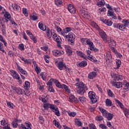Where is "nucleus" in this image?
<instances>
[{
	"instance_id": "nucleus-1",
	"label": "nucleus",
	"mask_w": 129,
	"mask_h": 129,
	"mask_svg": "<svg viewBox=\"0 0 129 129\" xmlns=\"http://www.w3.org/2000/svg\"><path fill=\"white\" fill-rule=\"evenodd\" d=\"M75 86H77V92L78 94L83 95L85 93L86 90H88V88L83 82L77 83L75 84Z\"/></svg>"
},
{
	"instance_id": "nucleus-2",
	"label": "nucleus",
	"mask_w": 129,
	"mask_h": 129,
	"mask_svg": "<svg viewBox=\"0 0 129 129\" xmlns=\"http://www.w3.org/2000/svg\"><path fill=\"white\" fill-rule=\"evenodd\" d=\"M54 29L57 32L58 34L63 36V37L65 36V34H68V33L72 31V29L70 27H66L62 30V28L57 25H55Z\"/></svg>"
},
{
	"instance_id": "nucleus-3",
	"label": "nucleus",
	"mask_w": 129,
	"mask_h": 129,
	"mask_svg": "<svg viewBox=\"0 0 129 129\" xmlns=\"http://www.w3.org/2000/svg\"><path fill=\"white\" fill-rule=\"evenodd\" d=\"M63 37L68 39V42L70 45H74V42H75V34L72 32H70L68 35L65 34Z\"/></svg>"
},
{
	"instance_id": "nucleus-4",
	"label": "nucleus",
	"mask_w": 129,
	"mask_h": 129,
	"mask_svg": "<svg viewBox=\"0 0 129 129\" xmlns=\"http://www.w3.org/2000/svg\"><path fill=\"white\" fill-rule=\"evenodd\" d=\"M88 97L93 103H96V102H97V96H96V94L94 92H89Z\"/></svg>"
},
{
	"instance_id": "nucleus-5",
	"label": "nucleus",
	"mask_w": 129,
	"mask_h": 129,
	"mask_svg": "<svg viewBox=\"0 0 129 129\" xmlns=\"http://www.w3.org/2000/svg\"><path fill=\"white\" fill-rule=\"evenodd\" d=\"M11 88L13 92H14L15 93H17V94H19V95H22V94H24V92H25V91H24V90L19 87L12 86L11 87Z\"/></svg>"
},
{
	"instance_id": "nucleus-6",
	"label": "nucleus",
	"mask_w": 129,
	"mask_h": 129,
	"mask_svg": "<svg viewBox=\"0 0 129 129\" xmlns=\"http://www.w3.org/2000/svg\"><path fill=\"white\" fill-rule=\"evenodd\" d=\"M19 129H32V124L29 121H26L25 124H21L19 125Z\"/></svg>"
},
{
	"instance_id": "nucleus-7",
	"label": "nucleus",
	"mask_w": 129,
	"mask_h": 129,
	"mask_svg": "<svg viewBox=\"0 0 129 129\" xmlns=\"http://www.w3.org/2000/svg\"><path fill=\"white\" fill-rule=\"evenodd\" d=\"M87 45L89 46L90 50H91V51H94V52H98V49L94 48V44H93V42H91V40H90V39H89V40H88Z\"/></svg>"
},
{
	"instance_id": "nucleus-8",
	"label": "nucleus",
	"mask_w": 129,
	"mask_h": 129,
	"mask_svg": "<svg viewBox=\"0 0 129 129\" xmlns=\"http://www.w3.org/2000/svg\"><path fill=\"white\" fill-rule=\"evenodd\" d=\"M99 35L100 36L101 38L103 40L104 42L105 43L107 42V39L109 37H107V35L103 30H100L99 31Z\"/></svg>"
},
{
	"instance_id": "nucleus-9",
	"label": "nucleus",
	"mask_w": 129,
	"mask_h": 129,
	"mask_svg": "<svg viewBox=\"0 0 129 129\" xmlns=\"http://www.w3.org/2000/svg\"><path fill=\"white\" fill-rule=\"evenodd\" d=\"M52 54L53 56H55V57H59V56H61V55L64 54V51L59 49H54L52 51Z\"/></svg>"
},
{
	"instance_id": "nucleus-10",
	"label": "nucleus",
	"mask_w": 129,
	"mask_h": 129,
	"mask_svg": "<svg viewBox=\"0 0 129 129\" xmlns=\"http://www.w3.org/2000/svg\"><path fill=\"white\" fill-rule=\"evenodd\" d=\"M111 84H112V86L118 89L122 87V83L120 82L111 81Z\"/></svg>"
},
{
	"instance_id": "nucleus-11",
	"label": "nucleus",
	"mask_w": 129,
	"mask_h": 129,
	"mask_svg": "<svg viewBox=\"0 0 129 129\" xmlns=\"http://www.w3.org/2000/svg\"><path fill=\"white\" fill-rule=\"evenodd\" d=\"M16 66L17 69L19 70L20 73H21V74H23V75L26 76V77L27 76H28V73L27 72V71L22 68V67H21V66H20L19 64H18V63H16Z\"/></svg>"
},
{
	"instance_id": "nucleus-12",
	"label": "nucleus",
	"mask_w": 129,
	"mask_h": 129,
	"mask_svg": "<svg viewBox=\"0 0 129 129\" xmlns=\"http://www.w3.org/2000/svg\"><path fill=\"white\" fill-rule=\"evenodd\" d=\"M87 53V59L89 60H91L92 62H95L96 61V59L95 58H93V56L90 54H91V51L89 50H86Z\"/></svg>"
},
{
	"instance_id": "nucleus-13",
	"label": "nucleus",
	"mask_w": 129,
	"mask_h": 129,
	"mask_svg": "<svg viewBox=\"0 0 129 129\" xmlns=\"http://www.w3.org/2000/svg\"><path fill=\"white\" fill-rule=\"evenodd\" d=\"M113 28L116 29H118L120 31H124V27H123V24L121 23H114L113 24Z\"/></svg>"
},
{
	"instance_id": "nucleus-14",
	"label": "nucleus",
	"mask_w": 129,
	"mask_h": 129,
	"mask_svg": "<svg viewBox=\"0 0 129 129\" xmlns=\"http://www.w3.org/2000/svg\"><path fill=\"white\" fill-rule=\"evenodd\" d=\"M54 41H55V42H56L57 46L58 47V48H59V49H63V48L61 46V43H62V38H61V37L58 35Z\"/></svg>"
},
{
	"instance_id": "nucleus-15",
	"label": "nucleus",
	"mask_w": 129,
	"mask_h": 129,
	"mask_svg": "<svg viewBox=\"0 0 129 129\" xmlns=\"http://www.w3.org/2000/svg\"><path fill=\"white\" fill-rule=\"evenodd\" d=\"M12 8L13 11H15L16 12H20L21 11V6L16 2L12 3Z\"/></svg>"
},
{
	"instance_id": "nucleus-16",
	"label": "nucleus",
	"mask_w": 129,
	"mask_h": 129,
	"mask_svg": "<svg viewBox=\"0 0 129 129\" xmlns=\"http://www.w3.org/2000/svg\"><path fill=\"white\" fill-rule=\"evenodd\" d=\"M45 33L48 39L52 40V34H53V30H51L49 28H47L45 30Z\"/></svg>"
},
{
	"instance_id": "nucleus-17",
	"label": "nucleus",
	"mask_w": 129,
	"mask_h": 129,
	"mask_svg": "<svg viewBox=\"0 0 129 129\" xmlns=\"http://www.w3.org/2000/svg\"><path fill=\"white\" fill-rule=\"evenodd\" d=\"M64 48L68 56L72 55V54H73L72 49H71V47L69 46V45H64Z\"/></svg>"
},
{
	"instance_id": "nucleus-18",
	"label": "nucleus",
	"mask_w": 129,
	"mask_h": 129,
	"mask_svg": "<svg viewBox=\"0 0 129 129\" xmlns=\"http://www.w3.org/2000/svg\"><path fill=\"white\" fill-rule=\"evenodd\" d=\"M10 74L12 76L13 79H18L20 75L15 70H10Z\"/></svg>"
},
{
	"instance_id": "nucleus-19",
	"label": "nucleus",
	"mask_w": 129,
	"mask_h": 129,
	"mask_svg": "<svg viewBox=\"0 0 129 129\" xmlns=\"http://www.w3.org/2000/svg\"><path fill=\"white\" fill-rule=\"evenodd\" d=\"M68 10L71 14H75V13H76V9H75V7L71 4H70L68 6Z\"/></svg>"
},
{
	"instance_id": "nucleus-20",
	"label": "nucleus",
	"mask_w": 129,
	"mask_h": 129,
	"mask_svg": "<svg viewBox=\"0 0 129 129\" xmlns=\"http://www.w3.org/2000/svg\"><path fill=\"white\" fill-rule=\"evenodd\" d=\"M107 42H108L109 45L110 46V47H111V48L112 47H114L116 45L115 41L109 37H108Z\"/></svg>"
},
{
	"instance_id": "nucleus-21",
	"label": "nucleus",
	"mask_w": 129,
	"mask_h": 129,
	"mask_svg": "<svg viewBox=\"0 0 129 129\" xmlns=\"http://www.w3.org/2000/svg\"><path fill=\"white\" fill-rule=\"evenodd\" d=\"M82 15L83 16V18H85V19H87L88 20H89L90 19V14L89 13L87 12V11H85L84 10L82 11Z\"/></svg>"
},
{
	"instance_id": "nucleus-22",
	"label": "nucleus",
	"mask_w": 129,
	"mask_h": 129,
	"mask_svg": "<svg viewBox=\"0 0 129 129\" xmlns=\"http://www.w3.org/2000/svg\"><path fill=\"white\" fill-rule=\"evenodd\" d=\"M3 14H4V17L5 19H8L9 21L11 20V19L12 18V16L11 15V14H10L9 12H7V11L3 12Z\"/></svg>"
},
{
	"instance_id": "nucleus-23",
	"label": "nucleus",
	"mask_w": 129,
	"mask_h": 129,
	"mask_svg": "<svg viewBox=\"0 0 129 129\" xmlns=\"http://www.w3.org/2000/svg\"><path fill=\"white\" fill-rule=\"evenodd\" d=\"M39 19L38 14H36V12H33L30 16V20L32 21H37Z\"/></svg>"
},
{
	"instance_id": "nucleus-24",
	"label": "nucleus",
	"mask_w": 129,
	"mask_h": 129,
	"mask_svg": "<svg viewBox=\"0 0 129 129\" xmlns=\"http://www.w3.org/2000/svg\"><path fill=\"white\" fill-rule=\"evenodd\" d=\"M6 29V27L5 24H2V25L0 26V29L1 30L2 34L4 35V36H6V35H7V30Z\"/></svg>"
},
{
	"instance_id": "nucleus-25",
	"label": "nucleus",
	"mask_w": 129,
	"mask_h": 129,
	"mask_svg": "<svg viewBox=\"0 0 129 129\" xmlns=\"http://www.w3.org/2000/svg\"><path fill=\"white\" fill-rule=\"evenodd\" d=\"M66 64L63 62V61H59L57 63V67L59 70H63L64 69V67H66Z\"/></svg>"
},
{
	"instance_id": "nucleus-26",
	"label": "nucleus",
	"mask_w": 129,
	"mask_h": 129,
	"mask_svg": "<svg viewBox=\"0 0 129 129\" xmlns=\"http://www.w3.org/2000/svg\"><path fill=\"white\" fill-rule=\"evenodd\" d=\"M61 89H64V91L67 93H71V90H70V89L69 88L68 86H67L64 84H62V87Z\"/></svg>"
},
{
	"instance_id": "nucleus-27",
	"label": "nucleus",
	"mask_w": 129,
	"mask_h": 129,
	"mask_svg": "<svg viewBox=\"0 0 129 129\" xmlns=\"http://www.w3.org/2000/svg\"><path fill=\"white\" fill-rule=\"evenodd\" d=\"M77 55H78L82 58H83L85 60H86V59H87V56H86V55L85 54H84L83 52H82V51L78 50V51H77Z\"/></svg>"
},
{
	"instance_id": "nucleus-28",
	"label": "nucleus",
	"mask_w": 129,
	"mask_h": 129,
	"mask_svg": "<svg viewBox=\"0 0 129 129\" xmlns=\"http://www.w3.org/2000/svg\"><path fill=\"white\" fill-rule=\"evenodd\" d=\"M30 86H31V83L29 81H26L25 82V84L24 85V89H25L26 90H28V89H30Z\"/></svg>"
},
{
	"instance_id": "nucleus-29",
	"label": "nucleus",
	"mask_w": 129,
	"mask_h": 129,
	"mask_svg": "<svg viewBox=\"0 0 129 129\" xmlns=\"http://www.w3.org/2000/svg\"><path fill=\"white\" fill-rule=\"evenodd\" d=\"M113 116H114L113 114L108 112V113L106 114L105 117H106L107 120H111V119L113 118Z\"/></svg>"
},
{
	"instance_id": "nucleus-30",
	"label": "nucleus",
	"mask_w": 129,
	"mask_h": 129,
	"mask_svg": "<svg viewBox=\"0 0 129 129\" xmlns=\"http://www.w3.org/2000/svg\"><path fill=\"white\" fill-rule=\"evenodd\" d=\"M96 72H91L88 75V78L89 79H93V78H95L96 77Z\"/></svg>"
},
{
	"instance_id": "nucleus-31",
	"label": "nucleus",
	"mask_w": 129,
	"mask_h": 129,
	"mask_svg": "<svg viewBox=\"0 0 129 129\" xmlns=\"http://www.w3.org/2000/svg\"><path fill=\"white\" fill-rule=\"evenodd\" d=\"M99 110H100V111H101L103 116H104V117H106V115L108 113V112H107L106 110L103 109V108H99Z\"/></svg>"
},
{
	"instance_id": "nucleus-32",
	"label": "nucleus",
	"mask_w": 129,
	"mask_h": 129,
	"mask_svg": "<svg viewBox=\"0 0 129 129\" xmlns=\"http://www.w3.org/2000/svg\"><path fill=\"white\" fill-rule=\"evenodd\" d=\"M116 67H114V69L115 70L119 69V67H120V66L121 65V60H120V59H117L116 61Z\"/></svg>"
},
{
	"instance_id": "nucleus-33",
	"label": "nucleus",
	"mask_w": 129,
	"mask_h": 129,
	"mask_svg": "<svg viewBox=\"0 0 129 129\" xmlns=\"http://www.w3.org/2000/svg\"><path fill=\"white\" fill-rule=\"evenodd\" d=\"M38 27L40 30L42 31H45L46 30L47 27L46 26L44 25L41 22H39L38 24Z\"/></svg>"
},
{
	"instance_id": "nucleus-34",
	"label": "nucleus",
	"mask_w": 129,
	"mask_h": 129,
	"mask_svg": "<svg viewBox=\"0 0 129 129\" xmlns=\"http://www.w3.org/2000/svg\"><path fill=\"white\" fill-rule=\"evenodd\" d=\"M114 101L116 102V103H117L121 109H123L124 108V107H123V104H122V103H121L119 100L116 99H114Z\"/></svg>"
},
{
	"instance_id": "nucleus-35",
	"label": "nucleus",
	"mask_w": 129,
	"mask_h": 129,
	"mask_svg": "<svg viewBox=\"0 0 129 129\" xmlns=\"http://www.w3.org/2000/svg\"><path fill=\"white\" fill-rule=\"evenodd\" d=\"M1 123L3 126H6V125L8 124V119L6 118H3V119L1 120Z\"/></svg>"
},
{
	"instance_id": "nucleus-36",
	"label": "nucleus",
	"mask_w": 129,
	"mask_h": 129,
	"mask_svg": "<svg viewBox=\"0 0 129 129\" xmlns=\"http://www.w3.org/2000/svg\"><path fill=\"white\" fill-rule=\"evenodd\" d=\"M53 124L57 127V128H61V125L60 124V123H59L58 121H57V120L54 119L53 121Z\"/></svg>"
},
{
	"instance_id": "nucleus-37",
	"label": "nucleus",
	"mask_w": 129,
	"mask_h": 129,
	"mask_svg": "<svg viewBox=\"0 0 129 129\" xmlns=\"http://www.w3.org/2000/svg\"><path fill=\"white\" fill-rule=\"evenodd\" d=\"M68 100L70 101V102H74L75 101H76V98H75L74 95L71 94L69 96Z\"/></svg>"
},
{
	"instance_id": "nucleus-38",
	"label": "nucleus",
	"mask_w": 129,
	"mask_h": 129,
	"mask_svg": "<svg viewBox=\"0 0 129 129\" xmlns=\"http://www.w3.org/2000/svg\"><path fill=\"white\" fill-rule=\"evenodd\" d=\"M54 83H55V86H56V87H57V88H59V89L62 88V87L63 86V84L61 85L60 83V82H59V81H58V80H55Z\"/></svg>"
},
{
	"instance_id": "nucleus-39",
	"label": "nucleus",
	"mask_w": 129,
	"mask_h": 129,
	"mask_svg": "<svg viewBox=\"0 0 129 129\" xmlns=\"http://www.w3.org/2000/svg\"><path fill=\"white\" fill-rule=\"evenodd\" d=\"M106 106H111L112 105V102L111 100L109 99H106L105 100Z\"/></svg>"
},
{
	"instance_id": "nucleus-40",
	"label": "nucleus",
	"mask_w": 129,
	"mask_h": 129,
	"mask_svg": "<svg viewBox=\"0 0 129 129\" xmlns=\"http://www.w3.org/2000/svg\"><path fill=\"white\" fill-rule=\"evenodd\" d=\"M41 78L44 81H46L47 80V73L45 72H42L40 74Z\"/></svg>"
},
{
	"instance_id": "nucleus-41",
	"label": "nucleus",
	"mask_w": 129,
	"mask_h": 129,
	"mask_svg": "<svg viewBox=\"0 0 129 129\" xmlns=\"http://www.w3.org/2000/svg\"><path fill=\"white\" fill-rule=\"evenodd\" d=\"M87 66V61L86 60H83L79 63L80 67H85Z\"/></svg>"
},
{
	"instance_id": "nucleus-42",
	"label": "nucleus",
	"mask_w": 129,
	"mask_h": 129,
	"mask_svg": "<svg viewBox=\"0 0 129 129\" xmlns=\"http://www.w3.org/2000/svg\"><path fill=\"white\" fill-rule=\"evenodd\" d=\"M111 53L109 52H107L106 55V61H110V60H111Z\"/></svg>"
},
{
	"instance_id": "nucleus-43",
	"label": "nucleus",
	"mask_w": 129,
	"mask_h": 129,
	"mask_svg": "<svg viewBox=\"0 0 129 129\" xmlns=\"http://www.w3.org/2000/svg\"><path fill=\"white\" fill-rule=\"evenodd\" d=\"M122 79V76L121 75H115L114 77V80L115 81H118L119 80H121Z\"/></svg>"
},
{
	"instance_id": "nucleus-44",
	"label": "nucleus",
	"mask_w": 129,
	"mask_h": 129,
	"mask_svg": "<svg viewBox=\"0 0 129 129\" xmlns=\"http://www.w3.org/2000/svg\"><path fill=\"white\" fill-rule=\"evenodd\" d=\"M67 112L68 114L69 115V116L74 117V116H76V112H71L70 110L67 111Z\"/></svg>"
},
{
	"instance_id": "nucleus-45",
	"label": "nucleus",
	"mask_w": 129,
	"mask_h": 129,
	"mask_svg": "<svg viewBox=\"0 0 129 129\" xmlns=\"http://www.w3.org/2000/svg\"><path fill=\"white\" fill-rule=\"evenodd\" d=\"M104 24H105L107 25V26H110L111 25H112V22H111V20H106L105 19L104 21H103Z\"/></svg>"
},
{
	"instance_id": "nucleus-46",
	"label": "nucleus",
	"mask_w": 129,
	"mask_h": 129,
	"mask_svg": "<svg viewBox=\"0 0 129 129\" xmlns=\"http://www.w3.org/2000/svg\"><path fill=\"white\" fill-rule=\"evenodd\" d=\"M89 40V39L88 38H81V42L82 43L83 45H87Z\"/></svg>"
},
{
	"instance_id": "nucleus-47",
	"label": "nucleus",
	"mask_w": 129,
	"mask_h": 129,
	"mask_svg": "<svg viewBox=\"0 0 129 129\" xmlns=\"http://www.w3.org/2000/svg\"><path fill=\"white\" fill-rule=\"evenodd\" d=\"M123 112H124V114L125 115V116H126V117H128L129 116V109L126 108H124L123 109Z\"/></svg>"
},
{
	"instance_id": "nucleus-48",
	"label": "nucleus",
	"mask_w": 129,
	"mask_h": 129,
	"mask_svg": "<svg viewBox=\"0 0 129 129\" xmlns=\"http://www.w3.org/2000/svg\"><path fill=\"white\" fill-rule=\"evenodd\" d=\"M79 100L82 103H84V102H86V98L85 97H79L78 98Z\"/></svg>"
},
{
	"instance_id": "nucleus-49",
	"label": "nucleus",
	"mask_w": 129,
	"mask_h": 129,
	"mask_svg": "<svg viewBox=\"0 0 129 129\" xmlns=\"http://www.w3.org/2000/svg\"><path fill=\"white\" fill-rule=\"evenodd\" d=\"M54 111H53L55 113V115L57 116H60L61 115V114L60 113V111H59V109L57 108V107L54 110Z\"/></svg>"
},
{
	"instance_id": "nucleus-50",
	"label": "nucleus",
	"mask_w": 129,
	"mask_h": 129,
	"mask_svg": "<svg viewBox=\"0 0 129 129\" xmlns=\"http://www.w3.org/2000/svg\"><path fill=\"white\" fill-rule=\"evenodd\" d=\"M75 123L78 126H81V125H82V122H81L79 119H76Z\"/></svg>"
},
{
	"instance_id": "nucleus-51",
	"label": "nucleus",
	"mask_w": 129,
	"mask_h": 129,
	"mask_svg": "<svg viewBox=\"0 0 129 129\" xmlns=\"http://www.w3.org/2000/svg\"><path fill=\"white\" fill-rule=\"evenodd\" d=\"M18 49L20 50V51H25V45L23 43L19 44L18 45Z\"/></svg>"
},
{
	"instance_id": "nucleus-52",
	"label": "nucleus",
	"mask_w": 129,
	"mask_h": 129,
	"mask_svg": "<svg viewBox=\"0 0 129 129\" xmlns=\"http://www.w3.org/2000/svg\"><path fill=\"white\" fill-rule=\"evenodd\" d=\"M46 97H47V94H44L43 96L42 97L40 98V100L42 101V102H44L46 103L47 102V100H46Z\"/></svg>"
},
{
	"instance_id": "nucleus-53",
	"label": "nucleus",
	"mask_w": 129,
	"mask_h": 129,
	"mask_svg": "<svg viewBox=\"0 0 129 129\" xmlns=\"http://www.w3.org/2000/svg\"><path fill=\"white\" fill-rule=\"evenodd\" d=\"M108 95L109 97H114V94L111 91V90H107Z\"/></svg>"
},
{
	"instance_id": "nucleus-54",
	"label": "nucleus",
	"mask_w": 129,
	"mask_h": 129,
	"mask_svg": "<svg viewBox=\"0 0 129 129\" xmlns=\"http://www.w3.org/2000/svg\"><path fill=\"white\" fill-rule=\"evenodd\" d=\"M30 38L33 41V43L36 44L38 42V39L37 38V37L32 35Z\"/></svg>"
},
{
	"instance_id": "nucleus-55",
	"label": "nucleus",
	"mask_w": 129,
	"mask_h": 129,
	"mask_svg": "<svg viewBox=\"0 0 129 129\" xmlns=\"http://www.w3.org/2000/svg\"><path fill=\"white\" fill-rule=\"evenodd\" d=\"M0 51H1L2 53H5V54H7L6 50H5V49L4 48V44H3L2 42H0Z\"/></svg>"
},
{
	"instance_id": "nucleus-56",
	"label": "nucleus",
	"mask_w": 129,
	"mask_h": 129,
	"mask_svg": "<svg viewBox=\"0 0 129 129\" xmlns=\"http://www.w3.org/2000/svg\"><path fill=\"white\" fill-rule=\"evenodd\" d=\"M123 89L124 92H126V91H128L129 83H127L125 84V86H124V88Z\"/></svg>"
},
{
	"instance_id": "nucleus-57",
	"label": "nucleus",
	"mask_w": 129,
	"mask_h": 129,
	"mask_svg": "<svg viewBox=\"0 0 129 129\" xmlns=\"http://www.w3.org/2000/svg\"><path fill=\"white\" fill-rule=\"evenodd\" d=\"M7 106L9 108H14L15 107V105L11 102H8L7 103Z\"/></svg>"
},
{
	"instance_id": "nucleus-58",
	"label": "nucleus",
	"mask_w": 129,
	"mask_h": 129,
	"mask_svg": "<svg viewBox=\"0 0 129 129\" xmlns=\"http://www.w3.org/2000/svg\"><path fill=\"white\" fill-rule=\"evenodd\" d=\"M39 121L40 123L41 124H43L44 122H45V119H44V117L42 116H39L38 117Z\"/></svg>"
},
{
	"instance_id": "nucleus-59",
	"label": "nucleus",
	"mask_w": 129,
	"mask_h": 129,
	"mask_svg": "<svg viewBox=\"0 0 129 129\" xmlns=\"http://www.w3.org/2000/svg\"><path fill=\"white\" fill-rule=\"evenodd\" d=\"M95 119L97 121H101V120H103V117L101 115H98L96 117Z\"/></svg>"
},
{
	"instance_id": "nucleus-60",
	"label": "nucleus",
	"mask_w": 129,
	"mask_h": 129,
	"mask_svg": "<svg viewBox=\"0 0 129 129\" xmlns=\"http://www.w3.org/2000/svg\"><path fill=\"white\" fill-rule=\"evenodd\" d=\"M44 109L48 110L50 108V103H46L43 104Z\"/></svg>"
},
{
	"instance_id": "nucleus-61",
	"label": "nucleus",
	"mask_w": 129,
	"mask_h": 129,
	"mask_svg": "<svg viewBox=\"0 0 129 129\" xmlns=\"http://www.w3.org/2000/svg\"><path fill=\"white\" fill-rule=\"evenodd\" d=\"M47 89L49 92L55 93V89L53 88V86H48Z\"/></svg>"
},
{
	"instance_id": "nucleus-62",
	"label": "nucleus",
	"mask_w": 129,
	"mask_h": 129,
	"mask_svg": "<svg viewBox=\"0 0 129 129\" xmlns=\"http://www.w3.org/2000/svg\"><path fill=\"white\" fill-rule=\"evenodd\" d=\"M114 15H115V14H114V12L111 11L110 10L108 11L107 14V16H108V17H112L114 16Z\"/></svg>"
},
{
	"instance_id": "nucleus-63",
	"label": "nucleus",
	"mask_w": 129,
	"mask_h": 129,
	"mask_svg": "<svg viewBox=\"0 0 129 129\" xmlns=\"http://www.w3.org/2000/svg\"><path fill=\"white\" fill-rule=\"evenodd\" d=\"M99 13L100 14V15H102V14H103L104 13H105L106 12V8H100L99 9Z\"/></svg>"
},
{
	"instance_id": "nucleus-64",
	"label": "nucleus",
	"mask_w": 129,
	"mask_h": 129,
	"mask_svg": "<svg viewBox=\"0 0 129 129\" xmlns=\"http://www.w3.org/2000/svg\"><path fill=\"white\" fill-rule=\"evenodd\" d=\"M57 107L53 104H50L49 105V108L52 110V111H55L54 110Z\"/></svg>"
}]
</instances>
